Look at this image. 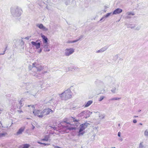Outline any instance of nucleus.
Instances as JSON below:
<instances>
[{
  "label": "nucleus",
  "instance_id": "47",
  "mask_svg": "<svg viewBox=\"0 0 148 148\" xmlns=\"http://www.w3.org/2000/svg\"><path fill=\"white\" fill-rule=\"evenodd\" d=\"M5 50H6L4 51V52L3 53H0V55H3L4 54H5Z\"/></svg>",
  "mask_w": 148,
  "mask_h": 148
},
{
  "label": "nucleus",
  "instance_id": "30",
  "mask_svg": "<svg viewBox=\"0 0 148 148\" xmlns=\"http://www.w3.org/2000/svg\"><path fill=\"white\" fill-rule=\"evenodd\" d=\"M139 148H144V146L143 144V142H141L139 144Z\"/></svg>",
  "mask_w": 148,
  "mask_h": 148
},
{
  "label": "nucleus",
  "instance_id": "19",
  "mask_svg": "<svg viewBox=\"0 0 148 148\" xmlns=\"http://www.w3.org/2000/svg\"><path fill=\"white\" fill-rule=\"evenodd\" d=\"M31 74L32 75L37 77H40L42 75L41 74H39L38 73L35 72L34 71H32V72L31 73Z\"/></svg>",
  "mask_w": 148,
  "mask_h": 148
},
{
  "label": "nucleus",
  "instance_id": "38",
  "mask_svg": "<svg viewBox=\"0 0 148 148\" xmlns=\"http://www.w3.org/2000/svg\"><path fill=\"white\" fill-rule=\"evenodd\" d=\"M42 48H40L39 50L38 51V52L39 53H40L42 51Z\"/></svg>",
  "mask_w": 148,
  "mask_h": 148
},
{
  "label": "nucleus",
  "instance_id": "37",
  "mask_svg": "<svg viewBox=\"0 0 148 148\" xmlns=\"http://www.w3.org/2000/svg\"><path fill=\"white\" fill-rule=\"evenodd\" d=\"M55 101V100H54V99H52L51 100H50L49 101V102L51 103V102H53V101Z\"/></svg>",
  "mask_w": 148,
  "mask_h": 148
},
{
  "label": "nucleus",
  "instance_id": "18",
  "mask_svg": "<svg viewBox=\"0 0 148 148\" xmlns=\"http://www.w3.org/2000/svg\"><path fill=\"white\" fill-rule=\"evenodd\" d=\"M41 37L43 39V44H48V39L47 38L45 35H42Z\"/></svg>",
  "mask_w": 148,
  "mask_h": 148
},
{
  "label": "nucleus",
  "instance_id": "56",
  "mask_svg": "<svg viewBox=\"0 0 148 148\" xmlns=\"http://www.w3.org/2000/svg\"><path fill=\"white\" fill-rule=\"evenodd\" d=\"M118 125L119 127L120 125V124H119Z\"/></svg>",
  "mask_w": 148,
  "mask_h": 148
},
{
  "label": "nucleus",
  "instance_id": "27",
  "mask_svg": "<svg viewBox=\"0 0 148 148\" xmlns=\"http://www.w3.org/2000/svg\"><path fill=\"white\" fill-rule=\"evenodd\" d=\"M105 115L104 114H99V117L100 119H102L104 118Z\"/></svg>",
  "mask_w": 148,
  "mask_h": 148
},
{
  "label": "nucleus",
  "instance_id": "26",
  "mask_svg": "<svg viewBox=\"0 0 148 148\" xmlns=\"http://www.w3.org/2000/svg\"><path fill=\"white\" fill-rule=\"evenodd\" d=\"M78 41V40H73V41H71V40H68L67 42V43H75L77 42Z\"/></svg>",
  "mask_w": 148,
  "mask_h": 148
},
{
  "label": "nucleus",
  "instance_id": "9",
  "mask_svg": "<svg viewBox=\"0 0 148 148\" xmlns=\"http://www.w3.org/2000/svg\"><path fill=\"white\" fill-rule=\"evenodd\" d=\"M35 116H37L39 118H42L40 110H34L33 112Z\"/></svg>",
  "mask_w": 148,
  "mask_h": 148
},
{
  "label": "nucleus",
  "instance_id": "60",
  "mask_svg": "<svg viewBox=\"0 0 148 148\" xmlns=\"http://www.w3.org/2000/svg\"><path fill=\"white\" fill-rule=\"evenodd\" d=\"M140 125H142V123H140Z\"/></svg>",
  "mask_w": 148,
  "mask_h": 148
},
{
  "label": "nucleus",
  "instance_id": "41",
  "mask_svg": "<svg viewBox=\"0 0 148 148\" xmlns=\"http://www.w3.org/2000/svg\"><path fill=\"white\" fill-rule=\"evenodd\" d=\"M110 100H111V101H113V100H115V98L114 97V98H111V99H110Z\"/></svg>",
  "mask_w": 148,
  "mask_h": 148
},
{
  "label": "nucleus",
  "instance_id": "52",
  "mask_svg": "<svg viewBox=\"0 0 148 148\" xmlns=\"http://www.w3.org/2000/svg\"><path fill=\"white\" fill-rule=\"evenodd\" d=\"M135 27V26H134V27H131V28L132 29L134 28Z\"/></svg>",
  "mask_w": 148,
  "mask_h": 148
},
{
  "label": "nucleus",
  "instance_id": "16",
  "mask_svg": "<svg viewBox=\"0 0 148 148\" xmlns=\"http://www.w3.org/2000/svg\"><path fill=\"white\" fill-rule=\"evenodd\" d=\"M108 48V47L107 46H105L103 47L100 49L99 50L97 51H96V53H101L105 51H106Z\"/></svg>",
  "mask_w": 148,
  "mask_h": 148
},
{
  "label": "nucleus",
  "instance_id": "21",
  "mask_svg": "<svg viewBox=\"0 0 148 148\" xmlns=\"http://www.w3.org/2000/svg\"><path fill=\"white\" fill-rule=\"evenodd\" d=\"M126 15H127V18H130L131 17L130 16H134V14L132 12H127L126 13Z\"/></svg>",
  "mask_w": 148,
  "mask_h": 148
},
{
  "label": "nucleus",
  "instance_id": "58",
  "mask_svg": "<svg viewBox=\"0 0 148 148\" xmlns=\"http://www.w3.org/2000/svg\"><path fill=\"white\" fill-rule=\"evenodd\" d=\"M141 111V110H139L138 111V112H140Z\"/></svg>",
  "mask_w": 148,
  "mask_h": 148
},
{
  "label": "nucleus",
  "instance_id": "51",
  "mask_svg": "<svg viewBox=\"0 0 148 148\" xmlns=\"http://www.w3.org/2000/svg\"><path fill=\"white\" fill-rule=\"evenodd\" d=\"M3 110V108H0V111H2Z\"/></svg>",
  "mask_w": 148,
  "mask_h": 148
},
{
  "label": "nucleus",
  "instance_id": "29",
  "mask_svg": "<svg viewBox=\"0 0 148 148\" xmlns=\"http://www.w3.org/2000/svg\"><path fill=\"white\" fill-rule=\"evenodd\" d=\"M144 134V135L146 137H148V131L147 130L145 131Z\"/></svg>",
  "mask_w": 148,
  "mask_h": 148
},
{
  "label": "nucleus",
  "instance_id": "11",
  "mask_svg": "<svg viewBox=\"0 0 148 148\" xmlns=\"http://www.w3.org/2000/svg\"><path fill=\"white\" fill-rule=\"evenodd\" d=\"M36 26L40 29L44 31H46L48 30L47 28L44 26L42 24H38L36 25Z\"/></svg>",
  "mask_w": 148,
  "mask_h": 148
},
{
  "label": "nucleus",
  "instance_id": "24",
  "mask_svg": "<svg viewBox=\"0 0 148 148\" xmlns=\"http://www.w3.org/2000/svg\"><path fill=\"white\" fill-rule=\"evenodd\" d=\"M29 146V145L26 144L23 145L21 147L19 148H28Z\"/></svg>",
  "mask_w": 148,
  "mask_h": 148
},
{
  "label": "nucleus",
  "instance_id": "43",
  "mask_svg": "<svg viewBox=\"0 0 148 148\" xmlns=\"http://www.w3.org/2000/svg\"><path fill=\"white\" fill-rule=\"evenodd\" d=\"M32 6V5L31 4H29L28 5L29 8H30V7Z\"/></svg>",
  "mask_w": 148,
  "mask_h": 148
},
{
  "label": "nucleus",
  "instance_id": "55",
  "mask_svg": "<svg viewBox=\"0 0 148 148\" xmlns=\"http://www.w3.org/2000/svg\"><path fill=\"white\" fill-rule=\"evenodd\" d=\"M35 128V127L34 126H33V128H32V129H34Z\"/></svg>",
  "mask_w": 148,
  "mask_h": 148
},
{
  "label": "nucleus",
  "instance_id": "45",
  "mask_svg": "<svg viewBox=\"0 0 148 148\" xmlns=\"http://www.w3.org/2000/svg\"><path fill=\"white\" fill-rule=\"evenodd\" d=\"M73 69L75 70H77V69H78V68H77L76 67H74V68H73Z\"/></svg>",
  "mask_w": 148,
  "mask_h": 148
},
{
  "label": "nucleus",
  "instance_id": "22",
  "mask_svg": "<svg viewBox=\"0 0 148 148\" xmlns=\"http://www.w3.org/2000/svg\"><path fill=\"white\" fill-rule=\"evenodd\" d=\"M92 103V101L91 100L88 101L84 105V107H87L90 106Z\"/></svg>",
  "mask_w": 148,
  "mask_h": 148
},
{
  "label": "nucleus",
  "instance_id": "1",
  "mask_svg": "<svg viewBox=\"0 0 148 148\" xmlns=\"http://www.w3.org/2000/svg\"><path fill=\"white\" fill-rule=\"evenodd\" d=\"M10 11L12 15L14 17L20 16L23 12L21 8L18 6L12 7L11 8Z\"/></svg>",
  "mask_w": 148,
  "mask_h": 148
},
{
  "label": "nucleus",
  "instance_id": "50",
  "mask_svg": "<svg viewBox=\"0 0 148 148\" xmlns=\"http://www.w3.org/2000/svg\"><path fill=\"white\" fill-rule=\"evenodd\" d=\"M38 143L40 144H43V143L41 142H38Z\"/></svg>",
  "mask_w": 148,
  "mask_h": 148
},
{
  "label": "nucleus",
  "instance_id": "46",
  "mask_svg": "<svg viewBox=\"0 0 148 148\" xmlns=\"http://www.w3.org/2000/svg\"><path fill=\"white\" fill-rule=\"evenodd\" d=\"M43 144L45 146L48 145H49V144H45V143H43Z\"/></svg>",
  "mask_w": 148,
  "mask_h": 148
},
{
  "label": "nucleus",
  "instance_id": "8",
  "mask_svg": "<svg viewBox=\"0 0 148 148\" xmlns=\"http://www.w3.org/2000/svg\"><path fill=\"white\" fill-rule=\"evenodd\" d=\"M45 116L49 114L50 113H53V111L51 109L48 108L43 110Z\"/></svg>",
  "mask_w": 148,
  "mask_h": 148
},
{
  "label": "nucleus",
  "instance_id": "54",
  "mask_svg": "<svg viewBox=\"0 0 148 148\" xmlns=\"http://www.w3.org/2000/svg\"><path fill=\"white\" fill-rule=\"evenodd\" d=\"M33 105H30V106H31V107H33ZM29 106H28L29 107Z\"/></svg>",
  "mask_w": 148,
  "mask_h": 148
},
{
  "label": "nucleus",
  "instance_id": "20",
  "mask_svg": "<svg viewBox=\"0 0 148 148\" xmlns=\"http://www.w3.org/2000/svg\"><path fill=\"white\" fill-rule=\"evenodd\" d=\"M112 12L108 13H107V14L106 15H104L101 18L100 20V21H102V20H103V19L104 18H107L109 16H110V15H112Z\"/></svg>",
  "mask_w": 148,
  "mask_h": 148
},
{
  "label": "nucleus",
  "instance_id": "32",
  "mask_svg": "<svg viewBox=\"0 0 148 148\" xmlns=\"http://www.w3.org/2000/svg\"><path fill=\"white\" fill-rule=\"evenodd\" d=\"M141 28V26L140 25L138 26L135 29V30L137 31L139 30Z\"/></svg>",
  "mask_w": 148,
  "mask_h": 148
},
{
  "label": "nucleus",
  "instance_id": "44",
  "mask_svg": "<svg viewBox=\"0 0 148 148\" xmlns=\"http://www.w3.org/2000/svg\"><path fill=\"white\" fill-rule=\"evenodd\" d=\"M133 122L134 123H136L137 122V121L136 119H134L133 120Z\"/></svg>",
  "mask_w": 148,
  "mask_h": 148
},
{
  "label": "nucleus",
  "instance_id": "63",
  "mask_svg": "<svg viewBox=\"0 0 148 148\" xmlns=\"http://www.w3.org/2000/svg\"><path fill=\"white\" fill-rule=\"evenodd\" d=\"M46 73V72H45L44 73Z\"/></svg>",
  "mask_w": 148,
  "mask_h": 148
},
{
  "label": "nucleus",
  "instance_id": "62",
  "mask_svg": "<svg viewBox=\"0 0 148 148\" xmlns=\"http://www.w3.org/2000/svg\"><path fill=\"white\" fill-rule=\"evenodd\" d=\"M85 118H87V117L86 116V117H85Z\"/></svg>",
  "mask_w": 148,
  "mask_h": 148
},
{
  "label": "nucleus",
  "instance_id": "12",
  "mask_svg": "<svg viewBox=\"0 0 148 148\" xmlns=\"http://www.w3.org/2000/svg\"><path fill=\"white\" fill-rule=\"evenodd\" d=\"M42 46H43L44 51L48 52L50 51V48L49 47L48 44H43Z\"/></svg>",
  "mask_w": 148,
  "mask_h": 148
},
{
  "label": "nucleus",
  "instance_id": "7",
  "mask_svg": "<svg viewBox=\"0 0 148 148\" xmlns=\"http://www.w3.org/2000/svg\"><path fill=\"white\" fill-rule=\"evenodd\" d=\"M41 42L40 40H38L35 42L32 41L31 43L36 49H38L40 47Z\"/></svg>",
  "mask_w": 148,
  "mask_h": 148
},
{
  "label": "nucleus",
  "instance_id": "36",
  "mask_svg": "<svg viewBox=\"0 0 148 148\" xmlns=\"http://www.w3.org/2000/svg\"><path fill=\"white\" fill-rule=\"evenodd\" d=\"M73 121L74 122H77V123H76V124H78V121H79V120H76V119H75V118H73Z\"/></svg>",
  "mask_w": 148,
  "mask_h": 148
},
{
  "label": "nucleus",
  "instance_id": "14",
  "mask_svg": "<svg viewBox=\"0 0 148 148\" xmlns=\"http://www.w3.org/2000/svg\"><path fill=\"white\" fill-rule=\"evenodd\" d=\"M85 114H89V115L88 116V117L89 116V115L90 114H91L90 112L89 111H84L82 112L79 114L78 115V117H82Z\"/></svg>",
  "mask_w": 148,
  "mask_h": 148
},
{
  "label": "nucleus",
  "instance_id": "17",
  "mask_svg": "<svg viewBox=\"0 0 148 148\" xmlns=\"http://www.w3.org/2000/svg\"><path fill=\"white\" fill-rule=\"evenodd\" d=\"M25 128L24 127H23L20 128L16 132V135H18L22 134V132L24 131Z\"/></svg>",
  "mask_w": 148,
  "mask_h": 148
},
{
  "label": "nucleus",
  "instance_id": "61",
  "mask_svg": "<svg viewBox=\"0 0 148 148\" xmlns=\"http://www.w3.org/2000/svg\"><path fill=\"white\" fill-rule=\"evenodd\" d=\"M112 148H115V147H112Z\"/></svg>",
  "mask_w": 148,
  "mask_h": 148
},
{
  "label": "nucleus",
  "instance_id": "6",
  "mask_svg": "<svg viewBox=\"0 0 148 148\" xmlns=\"http://www.w3.org/2000/svg\"><path fill=\"white\" fill-rule=\"evenodd\" d=\"M98 86L101 89L100 91L101 93H104L105 92L104 89L105 87V86L104 83L103 82L101 81H98Z\"/></svg>",
  "mask_w": 148,
  "mask_h": 148
},
{
  "label": "nucleus",
  "instance_id": "49",
  "mask_svg": "<svg viewBox=\"0 0 148 148\" xmlns=\"http://www.w3.org/2000/svg\"><path fill=\"white\" fill-rule=\"evenodd\" d=\"M18 112H23V111L21 110H18Z\"/></svg>",
  "mask_w": 148,
  "mask_h": 148
},
{
  "label": "nucleus",
  "instance_id": "10",
  "mask_svg": "<svg viewBox=\"0 0 148 148\" xmlns=\"http://www.w3.org/2000/svg\"><path fill=\"white\" fill-rule=\"evenodd\" d=\"M63 122L66 123L65 127L67 129L69 130L75 129V128L73 127V125L67 122L66 121H64Z\"/></svg>",
  "mask_w": 148,
  "mask_h": 148
},
{
  "label": "nucleus",
  "instance_id": "13",
  "mask_svg": "<svg viewBox=\"0 0 148 148\" xmlns=\"http://www.w3.org/2000/svg\"><path fill=\"white\" fill-rule=\"evenodd\" d=\"M119 87H113L111 89V91L113 94H116L118 92H119Z\"/></svg>",
  "mask_w": 148,
  "mask_h": 148
},
{
  "label": "nucleus",
  "instance_id": "35",
  "mask_svg": "<svg viewBox=\"0 0 148 148\" xmlns=\"http://www.w3.org/2000/svg\"><path fill=\"white\" fill-rule=\"evenodd\" d=\"M41 113L42 118L44 116H45L43 110H41Z\"/></svg>",
  "mask_w": 148,
  "mask_h": 148
},
{
  "label": "nucleus",
  "instance_id": "64",
  "mask_svg": "<svg viewBox=\"0 0 148 148\" xmlns=\"http://www.w3.org/2000/svg\"><path fill=\"white\" fill-rule=\"evenodd\" d=\"M121 140L122 141V139H121Z\"/></svg>",
  "mask_w": 148,
  "mask_h": 148
},
{
  "label": "nucleus",
  "instance_id": "53",
  "mask_svg": "<svg viewBox=\"0 0 148 148\" xmlns=\"http://www.w3.org/2000/svg\"><path fill=\"white\" fill-rule=\"evenodd\" d=\"M134 117H138V116H134Z\"/></svg>",
  "mask_w": 148,
  "mask_h": 148
},
{
  "label": "nucleus",
  "instance_id": "15",
  "mask_svg": "<svg viewBox=\"0 0 148 148\" xmlns=\"http://www.w3.org/2000/svg\"><path fill=\"white\" fill-rule=\"evenodd\" d=\"M122 10L119 8H118L115 10L113 12L112 14H119L122 12Z\"/></svg>",
  "mask_w": 148,
  "mask_h": 148
},
{
  "label": "nucleus",
  "instance_id": "34",
  "mask_svg": "<svg viewBox=\"0 0 148 148\" xmlns=\"http://www.w3.org/2000/svg\"><path fill=\"white\" fill-rule=\"evenodd\" d=\"M118 58V55H115L114 57V60H116Z\"/></svg>",
  "mask_w": 148,
  "mask_h": 148
},
{
  "label": "nucleus",
  "instance_id": "3",
  "mask_svg": "<svg viewBox=\"0 0 148 148\" xmlns=\"http://www.w3.org/2000/svg\"><path fill=\"white\" fill-rule=\"evenodd\" d=\"M89 124L88 123H85L80 125L78 134L79 136H82L85 133V131H83L87 127Z\"/></svg>",
  "mask_w": 148,
  "mask_h": 148
},
{
  "label": "nucleus",
  "instance_id": "39",
  "mask_svg": "<svg viewBox=\"0 0 148 148\" xmlns=\"http://www.w3.org/2000/svg\"><path fill=\"white\" fill-rule=\"evenodd\" d=\"M115 100H119V99H121V98H119V97H115Z\"/></svg>",
  "mask_w": 148,
  "mask_h": 148
},
{
  "label": "nucleus",
  "instance_id": "31",
  "mask_svg": "<svg viewBox=\"0 0 148 148\" xmlns=\"http://www.w3.org/2000/svg\"><path fill=\"white\" fill-rule=\"evenodd\" d=\"M105 97L104 96H101L99 98V99L98 101H101Z\"/></svg>",
  "mask_w": 148,
  "mask_h": 148
},
{
  "label": "nucleus",
  "instance_id": "28",
  "mask_svg": "<svg viewBox=\"0 0 148 148\" xmlns=\"http://www.w3.org/2000/svg\"><path fill=\"white\" fill-rule=\"evenodd\" d=\"M0 138L3 136H5L6 135H7V133L6 132L3 133L0 132Z\"/></svg>",
  "mask_w": 148,
  "mask_h": 148
},
{
  "label": "nucleus",
  "instance_id": "42",
  "mask_svg": "<svg viewBox=\"0 0 148 148\" xmlns=\"http://www.w3.org/2000/svg\"><path fill=\"white\" fill-rule=\"evenodd\" d=\"M118 136L119 137H120L121 136V133L120 132H119L118 133Z\"/></svg>",
  "mask_w": 148,
  "mask_h": 148
},
{
  "label": "nucleus",
  "instance_id": "59",
  "mask_svg": "<svg viewBox=\"0 0 148 148\" xmlns=\"http://www.w3.org/2000/svg\"><path fill=\"white\" fill-rule=\"evenodd\" d=\"M29 69L30 70H31V69L30 68V67L29 68Z\"/></svg>",
  "mask_w": 148,
  "mask_h": 148
},
{
  "label": "nucleus",
  "instance_id": "2",
  "mask_svg": "<svg viewBox=\"0 0 148 148\" xmlns=\"http://www.w3.org/2000/svg\"><path fill=\"white\" fill-rule=\"evenodd\" d=\"M72 92L69 89L65 90L63 92L59 94V96L62 100H67L72 97Z\"/></svg>",
  "mask_w": 148,
  "mask_h": 148
},
{
  "label": "nucleus",
  "instance_id": "5",
  "mask_svg": "<svg viewBox=\"0 0 148 148\" xmlns=\"http://www.w3.org/2000/svg\"><path fill=\"white\" fill-rule=\"evenodd\" d=\"M74 51L75 50L73 48H67L65 50L64 55L66 56H69L72 54Z\"/></svg>",
  "mask_w": 148,
  "mask_h": 148
},
{
  "label": "nucleus",
  "instance_id": "25",
  "mask_svg": "<svg viewBox=\"0 0 148 148\" xmlns=\"http://www.w3.org/2000/svg\"><path fill=\"white\" fill-rule=\"evenodd\" d=\"M111 81V84L113 85H114L116 83V81L115 79L113 78H110Z\"/></svg>",
  "mask_w": 148,
  "mask_h": 148
},
{
  "label": "nucleus",
  "instance_id": "40",
  "mask_svg": "<svg viewBox=\"0 0 148 148\" xmlns=\"http://www.w3.org/2000/svg\"><path fill=\"white\" fill-rule=\"evenodd\" d=\"M83 37V36H82V35H81V36H80L79 37V38L78 40H79L80 39H81V38H82Z\"/></svg>",
  "mask_w": 148,
  "mask_h": 148
},
{
  "label": "nucleus",
  "instance_id": "57",
  "mask_svg": "<svg viewBox=\"0 0 148 148\" xmlns=\"http://www.w3.org/2000/svg\"><path fill=\"white\" fill-rule=\"evenodd\" d=\"M0 124H1V125H2V124L1 123V121H0Z\"/></svg>",
  "mask_w": 148,
  "mask_h": 148
},
{
  "label": "nucleus",
  "instance_id": "48",
  "mask_svg": "<svg viewBox=\"0 0 148 148\" xmlns=\"http://www.w3.org/2000/svg\"><path fill=\"white\" fill-rule=\"evenodd\" d=\"M29 37H26L25 38V39H27V40L29 39Z\"/></svg>",
  "mask_w": 148,
  "mask_h": 148
},
{
  "label": "nucleus",
  "instance_id": "33",
  "mask_svg": "<svg viewBox=\"0 0 148 148\" xmlns=\"http://www.w3.org/2000/svg\"><path fill=\"white\" fill-rule=\"evenodd\" d=\"M22 101L21 100L19 101V104L20 105V106L19 108H20L21 107H22L23 105V103H22Z\"/></svg>",
  "mask_w": 148,
  "mask_h": 148
},
{
  "label": "nucleus",
  "instance_id": "23",
  "mask_svg": "<svg viewBox=\"0 0 148 148\" xmlns=\"http://www.w3.org/2000/svg\"><path fill=\"white\" fill-rule=\"evenodd\" d=\"M49 138V135H47L45 136L44 138L42 139V140L47 141L48 140Z\"/></svg>",
  "mask_w": 148,
  "mask_h": 148
},
{
  "label": "nucleus",
  "instance_id": "4",
  "mask_svg": "<svg viewBox=\"0 0 148 148\" xmlns=\"http://www.w3.org/2000/svg\"><path fill=\"white\" fill-rule=\"evenodd\" d=\"M32 69L33 70H36L37 72H39L44 69V66L39 65L36 63L35 62L32 64Z\"/></svg>",
  "mask_w": 148,
  "mask_h": 148
}]
</instances>
